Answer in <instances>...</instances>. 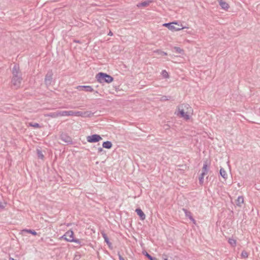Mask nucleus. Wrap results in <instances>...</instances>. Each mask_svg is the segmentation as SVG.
I'll return each mask as SVG.
<instances>
[{
    "instance_id": "f257e3e1",
    "label": "nucleus",
    "mask_w": 260,
    "mask_h": 260,
    "mask_svg": "<svg viewBox=\"0 0 260 260\" xmlns=\"http://www.w3.org/2000/svg\"><path fill=\"white\" fill-rule=\"evenodd\" d=\"M12 75L11 82L15 88L17 89L21 86L22 78L21 73L19 70V67L18 64H14L12 69Z\"/></svg>"
},
{
    "instance_id": "f03ea898",
    "label": "nucleus",
    "mask_w": 260,
    "mask_h": 260,
    "mask_svg": "<svg viewBox=\"0 0 260 260\" xmlns=\"http://www.w3.org/2000/svg\"><path fill=\"white\" fill-rule=\"evenodd\" d=\"M191 110V107L187 104H182L178 106V112H176L177 115H180L181 117L184 118L186 120L189 119V113Z\"/></svg>"
},
{
    "instance_id": "7ed1b4c3",
    "label": "nucleus",
    "mask_w": 260,
    "mask_h": 260,
    "mask_svg": "<svg viewBox=\"0 0 260 260\" xmlns=\"http://www.w3.org/2000/svg\"><path fill=\"white\" fill-rule=\"evenodd\" d=\"M74 232L72 230H69L60 237V239H64L68 242L76 243L78 244L80 246L84 245L82 240L74 238Z\"/></svg>"
},
{
    "instance_id": "20e7f679",
    "label": "nucleus",
    "mask_w": 260,
    "mask_h": 260,
    "mask_svg": "<svg viewBox=\"0 0 260 260\" xmlns=\"http://www.w3.org/2000/svg\"><path fill=\"white\" fill-rule=\"evenodd\" d=\"M96 78L98 82L103 83H111L113 81V78L107 74L106 73H99L96 75Z\"/></svg>"
},
{
    "instance_id": "39448f33",
    "label": "nucleus",
    "mask_w": 260,
    "mask_h": 260,
    "mask_svg": "<svg viewBox=\"0 0 260 260\" xmlns=\"http://www.w3.org/2000/svg\"><path fill=\"white\" fill-rule=\"evenodd\" d=\"M174 24H178L176 22H173L172 23H167L163 24L164 26L167 27L170 30L172 31H178L182 29L186 28V27H176Z\"/></svg>"
},
{
    "instance_id": "423d86ee",
    "label": "nucleus",
    "mask_w": 260,
    "mask_h": 260,
    "mask_svg": "<svg viewBox=\"0 0 260 260\" xmlns=\"http://www.w3.org/2000/svg\"><path fill=\"white\" fill-rule=\"evenodd\" d=\"M86 139L89 143H96L100 141L102 138L100 135L94 134L87 136Z\"/></svg>"
},
{
    "instance_id": "0eeeda50",
    "label": "nucleus",
    "mask_w": 260,
    "mask_h": 260,
    "mask_svg": "<svg viewBox=\"0 0 260 260\" xmlns=\"http://www.w3.org/2000/svg\"><path fill=\"white\" fill-rule=\"evenodd\" d=\"M93 114L91 111H75V116H81L83 117H91Z\"/></svg>"
},
{
    "instance_id": "6e6552de",
    "label": "nucleus",
    "mask_w": 260,
    "mask_h": 260,
    "mask_svg": "<svg viewBox=\"0 0 260 260\" xmlns=\"http://www.w3.org/2000/svg\"><path fill=\"white\" fill-rule=\"evenodd\" d=\"M52 72H49L47 73L45 78V83L46 85H50L51 83L52 80Z\"/></svg>"
},
{
    "instance_id": "1a4fd4ad",
    "label": "nucleus",
    "mask_w": 260,
    "mask_h": 260,
    "mask_svg": "<svg viewBox=\"0 0 260 260\" xmlns=\"http://www.w3.org/2000/svg\"><path fill=\"white\" fill-rule=\"evenodd\" d=\"M76 89L79 91L85 90L87 92H92L94 91L93 88L90 86L79 85L76 87Z\"/></svg>"
},
{
    "instance_id": "9d476101",
    "label": "nucleus",
    "mask_w": 260,
    "mask_h": 260,
    "mask_svg": "<svg viewBox=\"0 0 260 260\" xmlns=\"http://www.w3.org/2000/svg\"><path fill=\"white\" fill-rule=\"evenodd\" d=\"M136 212L137 214L139 216L140 219L142 220H144L146 218L145 214L144 213V212L142 211V210L138 208L136 209Z\"/></svg>"
},
{
    "instance_id": "9b49d317",
    "label": "nucleus",
    "mask_w": 260,
    "mask_h": 260,
    "mask_svg": "<svg viewBox=\"0 0 260 260\" xmlns=\"http://www.w3.org/2000/svg\"><path fill=\"white\" fill-rule=\"evenodd\" d=\"M60 139L62 141L66 143H71L72 142L71 138L70 137L67 136L66 134L61 135Z\"/></svg>"
},
{
    "instance_id": "f8f14e48",
    "label": "nucleus",
    "mask_w": 260,
    "mask_h": 260,
    "mask_svg": "<svg viewBox=\"0 0 260 260\" xmlns=\"http://www.w3.org/2000/svg\"><path fill=\"white\" fill-rule=\"evenodd\" d=\"M219 5L224 10H227L229 8V5L226 2L223 1L222 0H218Z\"/></svg>"
},
{
    "instance_id": "ddd939ff",
    "label": "nucleus",
    "mask_w": 260,
    "mask_h": 260,
    "mask_svg": "<svg viewBox=\"0 0 260 260\" xmlns=\"http://www.w3.org/2000/svg\"><path fill=\"white\" fill-rule=\"evenodd\" d=\"M208 172V162L207 161H205L204 163L203 167L202 168V172L201 173V175H205L207 174Z\"/></svg>"
},
{
    "instance_id": "4468645a",
    "label": "nucleus",
    "mask_w": 260,
    "mask_h": 260,
    "mask_svg": "<svg viewBox=\"0 0 260 260\" xmlns=\"http://www.w3.org/2000/svg\"><path fill=\"white\" fill-rule=\"evenodd\" d=\"M151 3V1H144V2H143L142 3H138L137 5V6L138 7H146L148 6L149 5V4Z\"/></svg>"
},
{
    "instance_id": "2eb2a0df",
    "label": "nucleus",
    "mask_w": 260,
    "mask_h": 260,
    "mask_svg": "<svg viewBox=\"0 0 260 260\" xmlns=\"http://www.w3.org/2000/svg\"><path fill=\"white\" fill-rule=\"evenodd\" d=\"M183 210L184 211L185 216L186 217H188L191 221L193 222V223H195V220L192 217L191 215V213L190 211L187 210L186 209H183Z\"/></svg>"
},
{
    "instance_id": "dca6fc26",
    "label": "nucleus",
    "mask_w": 260,
    "mask_h": 260,
    "mask_svg": "<svg viewBox=\"0 0 260 260\" xmlns=\"http://www.w3.org/2000/svg\"><path fill=\"white\" fill-rule=\"evenodd\" d=\"M103 147L106 149H110L112 147V144L110 141H107L103 142Z\"/></svg>"
},
{
    "instance_id": "f3484780",
    "label": "nucleus",
    "mask_w": 260,
    "mask_h": 260,
    "mask_svg": "<svg viewBox=\"0 0 260 260\" xmlns=\"http://www.w3.org/2000/svg\"><path fill=\"white\" fill-rule=\"evenodd\" d=\"M244 203V198L242 196L238 197L236 200V205L238 206L241 207L242 204Z\"/></svg>"
},
{
    "instance_id": "a211bd4d",
    "label": "nucleus",
    "mask_w": 260,
    "mask_h": 260,
    "mask_svg": "<svg viewBox=\"0 0 260 260\" xmlns=\"http://www.w3.org/2000/svg\"><path fill=\"white\" fill-rule=\"evenodd\" d=\"M22 233H30V234H31L32 235H34V236H36L37 234V232L35 231L32 230H30V229H29V230H27V229L23 230L22 231Z\"/></svg>"
},
{
    "instance_id": "6ab92c4d",
    "label": "nucleus",
    "mask_w": 260,
    "mask_h": 260,
    "mask_svg": "<svg viewBox=\"0 0 260 260\" xmlns=\"http://www.w3.org/2000/svg\"><path fill=\"white\" fill-rule=\"evenodd\" d=\"M220 174L224 179L227 178V174L226 173V171L223 168L220 169Z\"/></svg>"
},
{
    "instance_id": "aec40b11",
    "label": "nucleus",
    "mask_w": 260,
    "mask_h": 260,
    "mask_svg": "<svg viewBox=\"0 0 260 260\" xmlns=\"http://www.w3.org/2000/svg\"><path fill=\"white\" fill-rule=\"evenodd\" d=\"M59 113L58 111L55 112H52L48 114L47 115L48 116L52 117V118H56L57 117H59Z\"/></svg>"
},
{
    "instance_id": "412c9836",
    "label": "nucleus",
    "mask_w": 260,
    "mask_h": 260,
    "mask_svg": "<svg viewBox=\"0 0 260 260\" xmlns=\"http://www.w3.org/2000/svg\"><path fill=\"white\" fill-rule=\"evenodd\" d=\"M229 244L233 247H235L236 245V240L233 238H230L228 240Z\"/></svg>"
},
{
    "instance_id": "4be33fe9",
    "label": "nucleus",
    "mask_w": 260,
    "mask_h": 260,
    "mask_svg": "<svg viewBox=\"0 0 260 260\" xmlns=\"http://www.w3.org/2000/svg\"><path fill=\"white\" fill-rule=\"evenodd\" d=\"M59 116H68V111H58Z\"/></svg>"
},
{
    "instance_id": "5701e85b",
    "label": "nucleus",
    "mask_w": 260,
    "mask_h": 260,
    "mask_svg": "<svg viewBox=\"0 0 260 260\" xmlns=\"http://www.w3.org/2000/svg\"><path fill=\"white\" fill-rule=\"evenodd\" d=\"M144 255H145L150 260H156V258L155 257H153L151 256L149 253H148L146 251L143 252Z\"/></svg>"
},
{
    "instance_id": "b1692460",
    "label": "nucleus",
    "mask_w": 260,
    "mask_h": 260,
    "mask_svg": "<svg viewBox=\"0 0 260 260\" xmlns=\"http://www.w3.org/2000/svg\"><path fill=\"white\" fill-rule=\"evenodd\" d=\"M28 125L35 128H40L41 127V126L38 123L30 122L28 123Z\"/></svg>"
},
{
    "instance_id": "393cba45",
    "label": "nucleus",
    "mask_w": 260,
    "mask_h": 260,
    "mask_svg": "<svg viewBox=\"0 0 260 260\" xmlns=\"http://www.w3.org/2000/svg\"><path fill=\"white\" fill-rule=\"evenodd\" d=\"M7 204L5 202H2L0 201V211L5 209Z\"/></svg>"
},
{
    "instance_id": "a878e982",
    "label": "nucleus",
    "mask_w": 260,
    "mask_h": 260,
    "mask_svg": "<svg viewBox=\"0 0 260 260\" xmlns=\"http://www.w3.org/2000/svg\"><path fill=\"white\" fill-rule=\"evenodd\" d=\"M161 75L165 78H168L169 77V74L166 70H162Z\"/></svg>"
},
{
    "instance_id": "bb28decb",
    "label": "nucleus",
    "mask_w": 260,
    "mask_h": 260,
    "mask_svg": "<svg viewBox=\"0 0 260 260\" xmlns=\"http://www.w3.org/2000/svg\"><path fill=\"white\" fill-rule=\"evenodd\" d=\"M174 50H175V52L181 54L183 52V50L181 49L180 48L178 47H174Z\"/></svg>"
},
{
    "instance_id": "cd10ccee",
    "label": "nucleus",
    "mask_w": 260,
    "mask_h": 260,
    "mask_svg": "<svg viewBox=\"0 0 260 260\" xmlns=\"http://www.w3.org/2000/svg\"><path fill=\"white\" fill-rule=\"evenodd\" d=\"M248 256V253L245 251L243 250L241 253V256L243 258H247Z\"/></svg>"
},
{
    "instance_id": "c85d7f7f",
    "label": "nucleus",
    "mask_w": 260,
    "mask_h": 260,
    "mask_svg": "<svg viewBox=\"0 0 260 260\" xmlns=\"http://www.w3.org/2000/svg\"><path fill=\"white\" fill-rule=\"evenodd\" d=\"M204 176H205V175H201V174L200 175V176L199 178V182H200V184H202L203 183Z\"/></svg>"
},
{
    "instance_id": "c756f323",
    "label": "nucleus",
    "mask_w": 260,
    "mask_h": 260,
    "mask_svg": "<svg viewBox=\"0 0 260 260\" xmlns=\"http://www.w3.org/2000/svg\"><path fill=\"white\" fill-rule=\"evenodd\" d=\"M103 237H104V238L105 241V242H106L108 244H110V242H109V239H108V237L107 236V235H106L105 234H103Z\"/></svg>"
},
{
    "instance_id": "7c9ffc66",
    "label": "nucleus",
    "mask_w": 260,
    "mask_h": 260,
    "mask_svg": "<svg viewBox=\"0 0 260 260\" xmlns=\"http://www.w3.org/2000/svg\"><path fill=\"white\" fill-rule=\"evenodd\" d=\"M75 116V111H68V116Z\"/></svg>"
},
{
    "instance_id": "2f4dec72",
    "label": "nucleus",
    "mask_w": 260,
    "mask_h": 260,
    "mask_svg": "<svg viewBox=\"0 0 260 260\" xmlns=\"http://www.w3.org/2000/svg\"><path fill=\"white\" fill-rule=\"evenodd\" d=\"M38 156L39 158H43L44 157V155L42 154L41 152L40 151H38Z\"/></svg>"
},
{
    "instance_id": "473e14b6",
    "label": "nucleus",
    "mask_w": 260,
    "mask_h": 260,
    "mask_svg": "<svg viewBox=\"0 0 260 260\" xmlns=\"http://www.w3.org/2000/svg\"><path fill=\"white\" fill-rule=\"evenodd\" d=\"M118 255L119 257V260H125L124 258L121 255V254L118 253Z\"/></svg>"
},
{
    "instance_id": "72a5a7b5",
    "label": "nucleus",
    "mask_w": 260,
    "mask_h": 260,
    "mask_svg": "<svg viewBox=\"0 0 260 260\" xmlns=\"http://www.w3.org/2000/svg\"><path fill=\"white\" fill-rule=\"evenodd\" d=\"M160 54L162 55H167V53L164 51H160Z\"/></svg>"
},
{
    "instance_id": "f704fd0d",
    "label": "nucleus",
    "mask_w": 260,
    "mask_h": 260,
    "mask_svg": "<svg viewBox=\"0 0 260 260\" xmlns=\"http://www.w3.org/2000/svg\"><path fill=\"white\" fill-rule=\"evenodd\" d=\"M98 150L99 152H101L103 151V149L101 147L99 148Z\"/></svg>"
},
{
    "instance_id": "c9c22d12",
    "label": "nucleus",
    "mask_w": 260,
    "mask_h": 260,
    "mask_svg": "<svg viewBox=\"0 0 260 260\" xmlns=\"http://www.w3.org/2000/svg\"><path fill=\"white\" fill-rule=\"evenodd\" d=\"M169 100V99H168L167 98V96H163V97H162V100H164L165 101V100Z\"/></svg>"
},
{
    "instance_id": "e433bc0d",
    "label": "nucleus",
    "mask_w": 260,
    "mask_h": 260,
    "mask_svg": "<svg viewBox=\"0 0 260 260\" xmlns=\"http://www.w3.org/2000/svg\"><path fill=\"white\" fill-rule=\"evenodd\" d=\"M74 42L78 43H81V42L79 40H74Z\"/></svg>"
},
{
    "instance_id": "4c0bfd02",
    "label": "nucleus",
    "mask_w": 260,
    "mask_h": 260,
    "mask_svg": "<svg viewBox=\"0 0 260 260\" xmlns=\"http://www.w3.org/2000/svg\"><path fill=\"white\" fill-rule=\"evenodd\" d=\"M108 35L112 36V32L111 31H110L109 33L108 34Z\"/></svg>"
},
{
    "instance_id": "58836bf2",
    "label": "nucleus",
    "mask_w": 260,
    "mask_h": 260,
    "mask_svg": "<svg viewBox=\"0 0 260 260\" xmlns=\"http://www.w3.org/2000/svg\"><path fill=\"white\" fill-rule=\"evenodd\" d=\"M164 260H168L167 258H165Z\"/></svg>"
}]
</instances>
